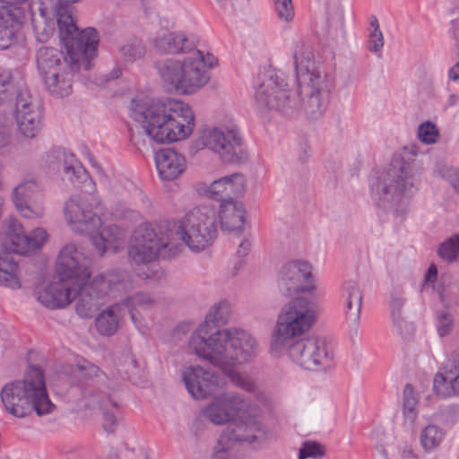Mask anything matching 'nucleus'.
<instances>
[{"mask_svg": "<svg viewBox=\"0 0 459 459\" xmlns=\"http://www.w3.org/2000/svg\"><path fill=\"white\" fill-rule=\"evenodd\" d=\"M4 229L11 243V250L21 255L40 248L48 237L46 230L42 228L33 230L30 235L25 234L22 224L13 218L5 221Z\"/></svg>", "mask_w": 459, "mask_h": 459, "instance_id": "23", "label": "nucleus"}, {"mask_svg": "<svg viewBox=\"0 0 459 459\" xmlns=\"http://www.w3.org/2000/svg\"><path fill=\"white\" fill-rule=\"evenodd\" d=\"M274 11L277 17L282 21L289 22L294 17V7L291 0H273Z\"/></svg>", "mask_w": 459, "mask_h": 459, "instance_id": "46", "label": "nucleus"}, {"mask_svg": "<svg viewBox=\"0 0 459 459\" xmlns=\"http://www.w3.org/2000/svg\"><path fill=\"white\" fill-rule=\"evenodd\" d=\"M182 379L188 393L195 399L207 398L223 385L219 375L200 366H190L184 369Z\"/></svg>", "mask_w": 459, "mask_h": 459, "instance_id": "22", "label": "nucleus"}, {"mask_svg": "<svg viewBox=\"0 0 459 459\" xmlns=\"http://www.w3.org/2000/svg\"><path fill=\"white\" fill-rule=\"evenodd\" d=\"M316 321V303L305 298L290 300L280 311L273 328L270 352L273 357L283 354L284 347L303 337Z\"/></svg>", "mask_w": 459, "mask_h": 459, "instance_id": "7", "label": "nucleus"}, {"mask_svg": "<svg viewBox=\"0 0 459 459\" xmlns=\"http://www.w3.org/2000/svg\"><path fill=\"white\" fill-rule=\"evenodd\" d=\"M451 186L459 192V169H452L448 175Z\"/></svg>", "mask_w": 459, "mask_h": 459, "instance_id": "59", "label": "nucleus"}, {"mask_svg": "<svg viewBox=\"0 0 459 459\" xmlns=\"http://www.w3.org/2000/svg\"><path fill=\"white\" fill-rule=\"evenodd\" d=\"M122 304L126 307V313L130 314L132 322L137 325L138 319L134 309L136 307L142 309L151 308L156 304V300L150 293L140 292L126 299Z\"/></svg>", "mask_w": 459, "mask_h": 459, "instance_id": "39", "label": "nucleus"}, {"mask_svg": "<svg viewBox=\"0 0 459 459\" xmlns=\"http://www.w3.org/2000/svg\"><path fill=\"white\" fill-rule=\"evenodd\" d=\"M453 316L446 311H438L437 314V330L438 335L444 337L449 334L454 325Z\"/></svg>", "mask_w": 459, "mask_h": 459, "instance_id": "48", "label": "nucleus"}, {"mask_svg": "<svg viewBox=\"0 0 459 459\" xmlns=\"http://www.w3.org/2000/svg\"><path fill=\"white\" fill-rule=\"evenodd\" d=\"M13 201L20 213L27 219H39L45 213L41 191L33 180L17 186L13 189Z\"/></svg>", "mask_w": 459, "mask_h": 459, "instance_id": "24", "label": "nucleus"}, {"mask_svg": "<svg viewBox=\"0 0 459 459\" xmlns=\"http://www.w3.org/2000/svg\"><path fill=\"white\" fill-rule=\"evenodd\" d=\"M437 254L447 262L455 261L459 254V235L455 234L443 242L439 246Z\"/></svg>", "mask_w": 459, "mask_h": 459, "instance_id": "44", "label": "nucleus"}, {"mask_svg": "<svg viewBox=\"0 0 459 459\" xmlns=\"http://www.w3.org/2000/svg\"><path fill=\"white\" fill-rule=\"evenodd\" d=\"M199 140L203 146L217 153L224 162L243 163L248 159L237 126L205 128Z\"/></svg>", "mask_w": 459, "mask_h": 459, "instance_id": "15", "label": "nucleus"}, {"mask_svg": "<svg viewBox=\"0 0 459 459\" xmlns=\"http://www.w3.org/2000/svg\"><path fill=\"white\" fill-rule=\"evenodd\" d=\"M9 137V119L4 112V109L0 108V149L8 144Z\"/></svg>", "mask_w": 459, "mask_h": 459, "instance_id": "54", "label": "nucleus"}, {"mask_svg": "<svg viewBox=\"0 0 459 459\" xmlns=\"http://www.w3.org/2000/svg\"><path fill=\"white\" fill-rule=\"evenodd\" d=\"M156 169L163 180H173L179 177L186 168V160L183 154L173 148H164L154 155Z\"/></svg>", "mask_w": 459, "mask_h": 459, "instance_id": "28", "label": "nucleus"}, {"mask_svg": "<svg viewBox=\"0 0 459 459\" xmlns=\"http://www.w3.org/2000/svg\"><path fill=\"white\" fill-rule=\"evenodd\" d=\"M312 281V267L304 261H292L286 264L278 276V287L286 297L299 292H311L315 289Z\"/></svg>", "mask_w": 459, "mask_h": 459, "instance_id": "19", "label": "nucleus"}, {"mask_svg": "<svg viewBox=\"0 0 459 459\" xmlns=\"http://www.w3.org/2000/svg\"><path fill=\"white\" fill-rule=\"evenodd\" d=\"M437 268L435 264H431L429 267V270L426 273L425 281L427 282H434L435 280L437 279Z\"/></svg>", "mask_w": 459, "mask_h": 459, "instance_id": "60", "label": "nucleus"}, {"mask_svg": "<svg viewBox=\"0 0 459 459\" xmlns=\"http://www.w3.org/2000/svg\"><path fill=\"white\" fill-rule=\"evenodd\" d=\"M217 212L212 205H200L190 210L177 223L175 234L194 252L204 250L217 236Z\"/></svg>", "mask_w": 459, "mask_h": 459, "instance_id": "10", "label": "nucleus"}, {"mask_svg": "<svg viewBox=\"0 0 459 459\" xmlns=\"http://www.w3.org/2000/svg\"><path fill=\"white\" fill-rule=\"evenodd\" d=\"M36 298L44 307L49 309L62 308L76 299L78 300L77 287L64 279L51 282L48 286L36 292Z\"/></svg>", "mask_w": 459, "mask_h": 459, "instance_id": "25", "label": "nucleus"}, {"mask_svg": "<svg viewBox=\"0 0 459 459\" xmlns=\"http://www.w3.org/2000/svg\"><path fill=\"white\" fill-rule=\"evenodd\" d=\"M444 437L445 432L441 428L429 424L421 430L420 440L422 447L429 451L438 446Z\"/></svg>", "mask_w": 459, "mask_h": 459, "instance_id": "41", "label": "nucleus"}, {"mask_svg": "<svg viewBox=\"0 0 459 459\" xmlns=\"http://www.w3.org/2000/svg\"><path fill=\"white\" fill-rule=\"evenodd\" d=\"M392 318L402 337L410 338L412 336L414 333V326L413 324L408 320L406 315L397 316Z\"/></svg>", "mask_w": 459, "mask_h": 459, "instance_id": "50", "label": "nucleus"}, {"mask_svg": "<svg viewBox=\"0 0 459 459\" xmlns=\"http://www.w3.org/2000/svg\"><path fill=\"white\" fill-rule=\"evenodd\" d=\"M93 58L79 56L74 61L68 55V65L50 73L52 75L47 74L41 77L48 92L57 98L68 96L72 92L74 74L81 69L90 70Z\"/></svg>", "mask_w": 459, "mask_h": 459, "instance_id": "20", "label": "nucleus"}, {"mask_svg": "<svg viewBox=\"0 0 459 459\" xmlns=\"http://www.w3.org/2000/svg\"><path fill=\"white\" fill-rule=\"evenodd\" d=\"M69 64L68 54L52 47H41L36 53V65L40 76L58 70Z\"/></svg>", "mask_w": 459, "mask_h": 459, "instance_id": "33", "label": "nucleus"}, {"mask_svg": "<svg viewBox=\"0 0 459 459\" xmlns=\"http://www.w3.org/2000/svg\"><path fill=\"white\" fill-rule=\"evenodd\" d=\"M260 409L256 406H247L241 409L235 420L230 422L221 434L213 447V459H231L235 455L238 444H261L268 439L270 433L267 427L260 420Z\"/></svg>", "mask_w": 459, "mask_h": 459, "instance_id": "8", "label": "nucleus"}, {"mask_svg": "<svg viewBox=\"0 0 459 459\" xmlns=\"http://www.w3.org/2000/svg\"><path fill=\"white\" fill-rule=\"evenodd\" d=\"M384 45V38L381 30H373L370 32L368 42V48L371 52H380Z\"/></svg>", "mask_w": 459, "mask_h": 459, "instance_id": "56", "label": "nucleus"}, {"mask_svg": "<svg viewBox=\"0 0 459 459\" xmlns=\"http://www.w3.org/2000/svg\"><path fill=\"white\" fill-rule=\"evenodd\" d=\"M25 87L15 85L13 77L9 71L0 73V108L13 105L17 92Z\"/></svg>", "mask_w": 459, "mask_h": 459, "instance_id": "38", "label": "nucleus"}, {"mask_svg": "<svg viewBox=\"0 0 459 459\" xmlns=\"http://www.w3.org/2000/svg\"><path fill=\"white\" fill-rule=\"evenodd\" d=\"M56 270L59 278L77 287L75 310L83 318L92 317L107 297H115L126 286V273L119 271L99 274L86 282L91 275L89 262L74 244H67L61 249Z\"/></svg>", "mask_w": 459, "mask_h": 459, "instance_id": "2", "label": "nucleus"}, {"mask_svg": "<svg viewBox=\"0 0 459 459\" xmlns=\"http://www.w3.org/2000/svg\"><path fill=\"white\" fill-rule=\"evenodd\" d=\"M63 179L69 181L75 187H83L86 185L94 186L86 169L76 160L73 154L65 157Z\"/></svg>", "mask_w": 459, "mask_h": 459, "instance_id": "35", "label": "nucleus"}, {"mask_svg": "<svg viewBox=\"0 0 459 459\" xmlns=\"http://www.w3.org/2000/svg\"><path fill=\"white\" fill-rule=\"evenodd\" d=\"M417 399L414 395V390L411 384H407L403 390V408L408 412H413L416 405Z\"/></svg>", "mask_w": 459, "mask_h": 459, "instance_id": "55", "label": "nucleus"}, {"mask_svg": "<svg viewBox=\"0 0 459 459\" xmlns=\"http://www.w3.org/2000/svg\"><path fill=\"white\" fill-rule=\"evenodd\" d=\"M55 20L58 26L60 39L65 51L74 61L77 56L95 57L99 43V34L93 28L80 30L73 8L68 4L55 6Z\"/></svg>", "mask_w": 459, "mask_h": 459, "instance_id": "11", "label": "nucleus"}, {"mask_svg": "<svg viewBox=\"0 0 459 459\" xmlns=\"http://www.w3.org/2000/svg\"><path fill=\"white\" fill-rule=\"evenodd\" d=\"M71 374L81 390V403L83 408L94 410L106 408L109 403L112 406L116 405L109 396H101V400H94V395H99V385L107 386L108 382V376L98 366L85 361L74 366Z\"/></svg>", "mask_w": 459, "mask_h": 459, "instance_id": "16", "label": "nucleus"}, {"mask_svg": "<svg viewBox=\"0 0 459 459\" xmlns=\"http://www.w3.org/2000/svg\"><path fill=\"white\" fill-rule=\"evenodd\" d=\"M130 117L142 124L146 134L157 143H169L187 138L195 127L191 107L173 99H133Z\"/></svg>", "mask_w": 459, "mask_h": 459, "instance_id": "3", "label": "nucleus"}, {"mask_svg": "<svg viewBox=\"0 0 459 459\" xmlns=\"http://www.w3.org/2000/svg\"><path fill=\"white\" fill-rule=\"evenodd\" d=\"M31 25L36 39L46 42L56 31L55 4L51 0L39 4L38 10L31 13Z\"/></svg>", "mask_w": 459, "mask_h": 459, "instance_id": "29", "label": "nucleus"}, {"mask_svg": "<svg viewBox=\"0 0 459 459\" xmlns=\"http://www.w3.org/2000/svg\"><path fill=\"white\" fill-rule=\"evenodd\" d=\"M87 234L90 235L94 249L100 255H102L108 248L114 247L121 238L119 228L115 225H109Z\"/></svg>", "mask_w": 459, "mask_h": 459, "instance_id": "37", "label": "nucleus"}, {"mask_svg": "<svg viewBox=\"0 0 459 459\" xmlns=\"http://www.w3.org/2000/svg\"><path fill=\"white\" fill-rule=\"evenodd\" d=\"M27 0H0V49H7L17 40L25 16L21 4Z\"/></svg>", "mask_w": 459, "mask_h": 459, "instance_id": "21", "label": "nucleus"}, {"mask_svg": "<svg viewBox=\"0 0 459 459\" xmlns=\"http://www.w3.org/2000/svg\"><path fill=\"white\" fill-rule=\"evenodd\" d=\"M418 186L419 178L414 165L404 159H397L377 177L373 194L380 206L392 208L411 197Z\"/></svg>", "mask_w": 459, "mask_h": 459, "instance_id": "9", "label": "nucleus"}, {"mask_svg": "<svg viewBox=\"0 0 459 459\" xmlns=\"http://www.w3.org/2000/svg\"><path fill=\"white\" fill-rule=\"evenodd\" d=\"M249 249H250V243L248 241L244 240L239 244L238 249L237 251V255L238 256H245L247 255Z\"/></svg>", "mask_w": 459, "mask_h": 459, "instance_id": "61", "label": "nucleus"}, {"mask_svg": "<svg viewBox=\"0 0 459 459\" xmlns=\"http://www.w3.org/2000/svg\"><path fill=\"white\" fill-rule=\"evenodd\" d=\"M147 273H140L144 279L154 280L160 281L164 279V273L160 268H148Z\"/></svg>", "mask_w": 459, "mask_h": 459, "instance_id": "58", "label": "nucleus"}, {"mask_svg": "<svg viewBox=\"0 0 459 459\" xmlns=\"http://www.w3.org/2000/svg\"><path fill=\"white\" fill-rule=\"evenodd\" d=\"M255 97L260 109H275L290 116L298 108V101L294 94H290L285 80L273 71L262 75Z\"/></svg>", "mask_w": 459, "mask_h": 459, "instance_id": "14", "label": "nucleus"}, {"mask_svg": "<svg viewBox=\"0 0 459 459\" xmlns=\"http://www.w3.org/2000/svg\"><path fill=\"white\" fill-rule=\"evenodd\" d=\"M448 77L453 81L459 80V62L449 70Z\"/></svg>", "mask_w": 459, "mask_h": 459, "instance_id": "62", "label": "nucleus"}, {"mask_svg": "<svg viewBox=\"0 0 459 459\" xmlns=\"http://www.w3.org/2000/svg\"><path fill=\"white\" fill-rule=\"evenodd\" d=\"M441 370L435 376L434 392L442 398L455 395L459 379V348L454 351Z\"/></svg>", "mask_w": 459, "mask_h": 459, "instance_id": "27", "label": "nucleus"}, {"mask_svg": "<svg viewBox=\"0 0 459 459\" xmlns=\"http://www.w3.org/2000/svg\"><path fill=\"white\" fill-rule=\"evenodd\" d=\"M283 354L299 367L310 371H325L333 364V352L323 337H302L284 347Z\"/></svg>", "mask_w": 459, "mask_h": 459, "instance_id": "13", "label": "nucleus"}, {"mask_svg": "<svg viewBox=\"0 0 459 459\" xmlns=\"http://www.w3.org/2000/svg\"><path fill=\"white\" fill-rule=\"evenodd\" d=\"M3 204V199L0 197V207ZM17 264L10 258L8 255H5L2 249H0V281L12 286L13 283H17V278L15 272Z\"/></svg>", "mask_w": 459, "mask_h": 459, "instance_id": "42", "label": "nucleus"}, {"mask_svg": "<svg viewBox=\"0 0 459 459\" xmlns=\"http://www.w3.org/2000/svg\"><path fill=\"white\" fill-rule=\"evenodd\" d=\"M119 53L125 63H134L144 56L145 48L142 40L134 39L121 46Z\"/></svg>", "mask_w": 459, "mask_h": 459, "instance_id": "43", "label": "nucleus"}, {"mask_svg": "<svg viewBox=\"0 0 459 459\" xmlns=\"http://www.w3.org/2000/svg\"><path fill=\"white\" fill-rule=\"evenodd\" d=\"M377 450L378 452L377 459H389L387 452L382 445L377 446Z\"/></svg>", "mask_w": 459, "mask_h": 459, "instance_id": "64", "label": "nucleus"}, {"mask_svg": "<svg viewBox=\"0 0 459 459\" xmlns=\"http://www.w3.org/2000/svg\"><path fill=\"white\" fill-rule=\"evenodd\" d=\"M181 252V245L174 246L160 236L149 223L139 225L134 231L128 257L132 264H146L158 257L169 258Z\"/></svg>", "mask_w": 459, "mask_h": 459, "instance_id": "12", "label": "nucleus"}, {"mask_svg": "<svg viewBox=\"0 0 459 459\" xmlns=\"http://www.w3.org/2000/svg\"><path fill=\"white\" fill-rule=\"evenodd\" d=\"M0 397L4 409L19 418L32 411L38 415L47 414L54 406L47 393L43 369L34 365L29 366L22 379L5 384Z\"/></svg>", "mask_w": 459, "mask_h": 459, "instance_id": "5", "label": "nucleus"}, {"mask_svg": "<svg viewBox=\"0 0 459 459\" xmlns=\"http://www.w3.org/2000/svg\"><path fill=\"white\" fill-rule=\"evenodd\" d=\"M217 63L207 53L195 50L182 60L165 59L156 64L158 74L169 91L188 95L205 86L211 79L210 69Z\"/></svg>", "mask_w": 459, "mask_h": 459, "instance_id": "6", "label": "nucleus"}, {"mask_svg": "<svg viewBox=\"0 0 459 459\" xmlns=\"http://www.w3.org/2000/svg\"><path fill=\"white\" fill-rule=\"evenodd\" d=\"M14 117L19 133L25 138L33 139L41 129V108L39 100L28 88L17 92L14 100Z\"/></svg>", "mask_w": 459, "mask_h": 459, "instance_id": "18", "label": "nucleus"}, {"mask_svg": "<svg viewBox=\"0 0 459 459\" xmlns=\"http://www.w3.org/2000/svg\"><path fill=\"white\" fill-rule=\"evenodd\" d=\"M321 35L329 43H338L344 39V8L341 3H333L328 5L326 19L321 28Z\"/></svg>", "mask_w": 459, "mask_h": 459, "instance_id": "30", "label": "nucleus"}, {"mask_svg": "<svg viewBox=\"0 0 459 459\" xmlns=\"http://www.w3.org/2000/svg\"><path fill=\"white\" fill-rule=\"evenodd\" d=\"M226 183V202L235 201L246 191L247 180L242 173L236 172L224 177Z\"/></svg>", "mask_w": 459, "mask_h": 459, "instance_id": "40", "label": "nucleus"}, {"mask_svg": "<svg viewBox=\"0 0 459 459\" xmlns=\"http://www.w3.org/2000/svg\"><path fill=\"white\" fill-rule=\"evenodd\" d=\"M219 216L222 230L242 232L246 221V210L241 203L237 201L221 203Z\"/></svg>", "mask_w": 459, "mask_h": 459, "instance_id": "31", "label": "nucleus"}, {"mask_svg": "<svg viewBox=\"0 0 459 459\" xmlns=\"http://www.w3.org/2000/svg\"><path fill=\"white\" fill-rule=\"evenodd\" d=\"M208 193L213 199L221 201V203L226 202V183L224 177L213 180L209 186Z\"/></svg>", "mask_w": 459, "mask_h": 459, "instance_id": "51", "label": "nucleus"}, {"mask_svg": "<svg viewBox=\"0 0 459 459\" xmlns=\"http://www.w3.org/2000/svg\"><path fill=\"white\" fill-rule=\"evenodd\" d=\"M230 312L227 301L215 304L188 342L189 349L196 356L225 372L250 361L258 351V343L249 333L221 328L228 322Z\"/></svg>", "mask_w": 459, "mask_h": 459, "instance_id": "1", "label": "nucleus"}, {"mask_svg": "<svg viewBox=\"0 0 459 459\" xmlns=\"http://www.w3.org/2000/svg\"><path fill=\"white\" fill-rule=\"evenodd\" d=\"M405 302L404 293L401 290L394 289L390 296V309L392 317L397 316H403L405 314Z\"/></svg>", "mask_w": 459, "mask_h": 459, "instance_id": "45", "label": "nucleus"}, {"mask_svg": "<svg viewBox=\"0 0 459 459\" xmlns=\"http://www.w3.org/2000/svg\"><path fill=\"white\" fill-rule=\"evenodd\" d=\"M324 446L316 442H305L299 449V459L317 458L325 455Z\"/></svg>", "mask_w": 459, "mask_h": 459, "instance_id": "49", "label": "nucleus"}, {"mask_svg": "<svg viewBox=\"0 0 459 459\" xmlns=\"http://www.w3.org/2000/svg\"><path fill=\"white\" fill-rule=\"evenodd\" d=\"M99 204L94 196L85 194L72 195L64 204V214L71 229L78 233H92L101 225L100 218L93 212Z\"/></svg>", "mask_w": 459, "mask_h": 459, "instance_id": "17", "label": "nucleus"}, {"mask_svg": "<svg viewBox=\"0 0 459 459\" xmlns=\"http://www.w3.org/2000/svg\"><path fill=\"white\" fill-rule=\"evenodd\" d=\"M294 66L301 107L307 117L316 119L326 108L333 83L314 61V53L308 45L300 43L296 46Z\"/></svg>", "mask_w": 459, "mask_h": 459, "instance_id": "4", "label": "nucleus"}, {"mask_svg": "<svg viewBox=\"0 0 459 459\" xmlns=\"http://www.w3.org/2000/svg\"><path fill=\"white\" fill-rule=\"evenodd\" d=\"M117 216L122 217V218L135 219V218H137L139 216V213L134 212V211H133V210L126 209L121 214H117Z\"/></svg>", "mask_w": 459, "mask_h": 459, "instance_id": "63", "label": "nucleus"}, {"mask_svg": "<svg viewBox=\"0 0 459 459\" xmlns=\"http://www.w3.org/2000/svg\"><path fill=\"white\" fill-rule=\"evenodd\" d=\"M116 406H117V404L112 406L109 403L108 405V407H106V408L94 409L93 410V411H103V420L104 421H103L102 427H103V429L107 433H113L115 431V426L117 424V419H116L114 413L109 411V409H113Z\"/></svg>", "mask_w": 459, "mask_h": 459, "instance_id": "52", "label": "nucleus"}, {"mask_svg": "<svg viewBox=\"0 0 459 459\" xmlns=\"http://www.w3.org/2000/svg\"><path fill=\"white\" fill-rule=\"evenodd\" d=\"M456 287H441L438 290L439 298L445 307H452L454 304L457 302L458 295L455 291Z\"/></svg>", "mask_w": 459, "mask_h": 459, "instance_id": "53", "label": "nucleus"}, {"mask_svg": "<svg viewBox=\"0 0 459 459\" xmlns=\"http://www.w3.org/2000/svg\"><path fill=\"white\" fill-rule=\"evenodd\" d=\"M418 137L424 143H434L437 140L438 130L431 122L423 123L419 126Z\"/></svg>", "mask_w": 459, "mask_h": 459, "instance_id": "47", "label": "nucleus"}, {"mask_svg": "<svg viewBox=\"0 0 459 459\" xmlns=\"http://www.w3.org/2000/svg\"><path fill=\"white\" fill-rule=\"evenodd\" d=\"M230 377L236 385L248 392H252L255 388V385L250 380H248L247 378H246L245 377L238 373H231Z\"/></svg>", "mask_w": 459, "mask_h": 459, "instance_id": "57", "label": "nucleus"}, {"mask_svg": "<svg viewBox=\"0 0 459 459\" xmlns=\"http://www.w3.org/2000/svg\"><path fill=\"white\" fill-rule=\"evenodd\" d=\"M154 46L163 54H179L192 51L195 48V42L182 32H168L157 37Z\"/></svg>", "mask_w": 459, "mask_h": 459, "instance_id": "32", "label": "nucleus"}, {"mask_svg": "<svg viewBox=\"0 0 459 459\" xmlns=\"http://www.w3.org/2000/svg\"><path fill=\"white\" fill-rule=\"evenodd\" d=\"M247 406V401L238 395H223L210 403L204 415L212 423L222 425L230 421Z\"/></svg>", "mask_w": 459, "mask_h": 459, "instance_id": "26", "label": "nucleus"}, {"mask_svg": "<svg viewBox=\"0 0 459 459\" xmlns=\"http://www.w3.org/2000/svg\"><path fill=\"white\" fill-rule=\"evenodd\" d=\"M126 307L116 303L103 310L96 318V328L101 335L110 336L117 333L126 315Z\"/></svg>", "mask_w": 459, "mask_h": 459, "instance_id": "34", "label": "nucleus"}, {"mask_svg": "<svg viewBox=\"0 0 459 459\" xmlns=\"http://www.w3.org/2000/svg\"><path fill=\"white\" fill-rule=\"evenodd\" d=\"M344 290L347 293L346 319L357 328L360 317L362 293L358 284L353 281L346 282Z\"/></svg>", "mask_w": 459, "mask_h": 459, "instance_id": "36", "label": "nucleus"}]
</instances>
